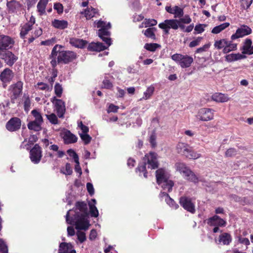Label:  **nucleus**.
Returning a JSON list of instances; mask_svg holds the SVG:
<instances>
[{
  "label": "nucleus",
  "instance_id": "1",
  "mask_svg": "<svg viewBox=\"0 0 253 253\" xmlns=\"http://www.w3.org/2000/svg\"><path fill=\"white\" fill-rule=\"evenodd\" d=\"M87 208L84 202H78L73 210H70L66 215L68 224L75 226L77 230H86L90 224L87 218Z\"/></svg>",
  "mask_w": 253,
  "mask_h": 253
},
{
  "label": "nucleus",
  "instance_id": "2",
  "mask_svg": "<svg viewBox=\"0 0 253 253\" xmlns=\"http://www.w3.org/2000/svg\"><path fill=\"white\" fill-rule=\"evenodd\" d=\"M157 182L164 190L170 192L174 185L173 182L169 180L170 174L164 169H159L156 171Z\"/></svg>",
  "mask_w": 253,
  "mask_h": 253
},
{
  "label": "nucleus",
  "instance_id": "3",
  "mask_svg": "<svg viewBox=\"0 0 253 253\" xmlns=\"http://www.w3.org/2000/svg\"><path fill=\"white\" fill-rule=\"evenodd\" d=\"M146 164H148V168L151 169H155L158 167L156 153L150 152L146 154L143 158V163L140 164L136 169V170L139 171L140 173H143V176L145 178L147 177L146 167Z\"/></svg>",
  "mask_w": 253,
  "mask_h": 253
},
{
  "label": "nucleus",
  "instance_id": "4",
  "mask_svg": "<svg viewBox=\"0 0 253 253\" xmlns=\"http://www.w3.org/2000/svg\"><path fill=\"white\" fill-rule=\"evenodd\" d=\"M175 168L177 171L182 174L187 180L194 183H198L199 181L198 177L183 163H176Z\"/></svg>",
  "mask_w": 253,
  "mask_h": 253
},
{
  "label": "nucleus",
  "instance_id": "5",
  "mask_svg": "<svg viewBox=\"0 0 253 253\" xmlns=\"http://www.w3.org/2000/svg\"><path fill=\"white\" fill-rule=\"evenodd\" d=\"M176 150L178 154L189 159H197L201 155L194 151L187 144L182 142L178 143L176 146Z\"/></svg>",
  "mask_w": 253,
  "mask_h": 253
},
{
  "label": "nucleus",
  "instance_id": "6",
  "mask_svg": "<svg viewBox=\"0 0 253 253\" xmlns=\"http://www.w3.org/2000/svg\"><path fill=\"white\" fill-rule=\"evenodd\" d=\"M158 26L163 30L164 33L166 35L169 34V30L171 28L176 30L180 28L183 32L185 29V27L183 24L178 22V19H166L163 22L160 23Z\"/></svg>",
  "mask_w": 253,
  "mask_h": 253
},
{
  "label": "nucleus",
  "instance_id": "7",
  "mask_svg": "<svg viewBox=\"0 0 253 253\" xmlns=\"http://www.w3.org/2000/svg\"><path fill=\"white\" fill-rule=\"evenodd\" d=\"M97 28H100L98 30V36L107 44V46H109L111 44V39L109 38L110 32L108 31L111 28V24L110 23L106 24L102 20H99L96 22Z\"/></svg>",
  "mask_w": 253,
  "mask_h": 253
},
{
  "label": "nucleus",
  "instance_id": "8",
  "mask_svg": "<svg viewBox=\"0 0 253 253\" xmlns=\"http://www.w3.org/2000/svg\"><path fill=\"white\" fill-rule=\"evenodd\" d=\"M171 58L183 68L190 67L193 62V58L187 55L176 53L172 55Z\"/></svg>",
  "mask_w": 253,
  "mask_h": 253
},
{
  "label": "nucleus",
  "instance_id": "9",
  "mask_svg": "<svg viewBox=\"0 0 253 253\" xmlns=\"http://www.w3.org/2000/svg\"><path fill=\"white\" fill-rule=\"evenodd\" d=\"M214 110L207 108L200 109L196 115V118L202 121H209L211 120L214 117Z\"/></svg>",
  "mask_w": 253,
  "mask_h": 253
},
{
  "label": "nucleus",
  "instance_id": "10",
  "mask_svg": "<svg viewBox=\"0 0 253 253\" xmlns=\"http://www.w3.org/2000/svg\"><path fill=\"white\" fill-rule=\"evenodd\" d=\"M51 101L54 105V110L56 112L59 118H63L65 113L66 108L65 102L61 99L53 97L51 98Z\"/></svg>",
  "mask_w": 253,
  "mask_h": 253
},
{
  "label": "nucleus",
  "instance_id": "11",
  "mask_svg": "<svg viewBox=\"0 0 253 253\" xmlns=\"http://www.w3.org/2000/svg\"><path fill=\"white\" fill-rule=\"evenodd\" d=\"M23 85V83L19 81L9 86V90L10 91V97L12 101L16 99L22 93Z\"/></svg>",
  "mask_w": 253,
  "mask_h": 253
},
{
  "label": "nucleus",
  "instance_id": "12",
  "mask_svg": "<svg viewBox=\"0 0 253 253\" xmlns=\"http://www.w3.org/2000/svg\"><path fill=\"white\" fill-rule=\"evenodd\" d=\"M76 57L75 53L70 51H62L59 52L57 56L58 63H67L73 61Z\"/></svg>",
  "mask_w": 253,
  "mask_h": 253
},
{
  "label": "nucleus",
  "instance_id": "13",
  "mask_svg": "<svg viewBox=\"0 0 253 253\" xmlns=\"http://www.w3.org/2000/svg\"><path fill=\"white\" fill-rule=\"evenodd\" d=\"M42 157L41 147L37 144L30 150V158L31 161L34 164L40 163Z\"/></svg>",
  "mask_w": 253,
  "mask_h": 253
},
{
  "label": "nucleus",
  "instance_id": "14",
  "mask_svg": "<svg viewBox=\"0 0 253 253\" xmlns=\"http://www.w3.org/2000/svg\"><path fill=\"white\" fill-rule=\"evenodd\" d=\"M252 30L250 27L246 25H242L241 27L238 28L234 34H233L231 37L232 40H235L240 38H242L244 36L251 34Z\"/></svg>",
  "mask_w": 253,
  "mask_h": 253
},
{
  "label": "nucleus",
  "instance_id": "15",
  "mask_svg": "<svg viewBox=\"0 0 253 253\" xmlns=\"http://www.w3.org/2000/svg\"><path fill=\"white\" fill-rule=\"evenodd\" d=\"M21 126V121L17 117L11 118L6 124L5 127L9 131L18 130Z\"/></svg>",
  "mask_w": 253,
  "mask_h": 253
},
{
  "label": "nucleus",
  "instance_id": "16",
  "mask_svg": "<svg viewBox=\"0 0 253 253\" xmlns=\"http://www.w3.org/2000/svg\"><path fill=\"white\" fill-rule=\"evenodd\" d=\"M179 203L188 211L192 213L195 212V206L190 198L185 196L181 197L179 199Z\"/></svg>",
  "mask_w": 253,
  "mask_h": 253
},
{
  "label": "nucleus",
  "instance_id": "17",
  "mask_svg": "<svg viewBox=\"0 0 253 253\" xmlns=\"http://www.w3.org/2000/svg\"><path fill=\"white\" fill-rule=\"evenodd\" d=\"M206 222L210 226L224 227L226 224V221L217 215L209 218L206 220Z\"/></svg>",
  "mask_w": 253,
  "mask_h": 253
},
{
  "label": "nucleus",
  "instance_id": "18",
  "mask_svg": "<svg viewBox=\"0 0 253 253\" xmlns=\"http://www.w3.org/2000/svg\"><path fill=\"white\" fill-rule=\"evenodd\" d=\"M165 9L168 13L174 15V18L176 19L184 15L183 8L177 5L167 6Z\"/></svg>",
  "mask_w": 253,
  "mask_h": 253
},
{
  "label": "nucleus",
  "instance_id": "19",
  "mask_svg": "<svg viewBox=\"0 0 253 253\" xmlns=\"http://www.w3.org/2000/svg\"><path fill=\"white\" fill-rule=\"evenodd\" d=\"M13 40L10 37L0 35V49L4 50L11 48L14 44Z\"/></svg>",
  "mask_w": 253,
  "mask_h": 253
},
{
  "label": "nucleus",
  "instance_id": "20",
  "mask_svg": "<svg viewBox=\"0 0 253 253\" xmlns=\"http://www.w3.org/2000/svg\"><path fill=\"white\" fill-rule=\"evenodd\" d=\"M242 53L243 54L252 55L253 54V45L251 39H246L243 43L241 48Z\"/></svg>",
  "mask_w": 253,
  "mask_h": 253
},
{
  "label": "nucleus",
  "instance_id": "21",
  "mask_svg": "<svg viewBox=\"0 0 253 253\" xmlns=\"http://www.w3.org/2000/svg\"><path fill=\"white\" fill-rule=\"evenodd\" d=\"M14 77V73L8 68L5 69L0 74V79L3 83H8L11 81Z\"/></svg>",
  "mask_w": 253,
  "mask_h": 253
},
{
  "label": "nucleus",
  "instance_id": "22",
  "mask_svg": "<svg viewBox=\"0 0 253 253\" xmlns=\"http://www.w3.org/2000/svg\"><path fill=\"white\" fill-rule=\"evenodd\" d=\"M211 99L217 103H224L230 100V98L227 94L216 92L212 95Z\"/></svg>",
  "mask_w": 253,
  "mask_h": 253
},
{
  "label": "nucleus",
  "instance_id": "23",
  "mask_svg": "<svg viewBox=\"0 0 253 253\" xmlns=\"http://www.w3.org/2000/svg\"><path fill=\"white\" fill-rule=\"evenodd\" d=\"M63 138L66 144L74 143L78 140V137L69 130H66L64 132Z\"/></svg>",
  "mask_w": 253,
  "mask_h": 253
},
{
  "label": "nucleus",
  "instance_id": "24",
  "mask_svg": "<svg viewBox=\"0 0 253 253\" xmlns=\"http://www.w3.org/2000/svg\"><path fill=\"white\" fill-rule=\"evenodd\" d=\"M58 253H76L70 243H62L60 244Z\"/></svg>",
  "mask_w": 253,
  "mask_h": 253
},
{
  "label": "nucleus",
  "instance_id": "25",
  "mask_svg": "<svg viewBox=\"0 0 253 253\" xmlns=\"http://www.w3.org/2000/svg\"><path fill=\"white\" fill-rule=\"evenodd\" d=\"M9 66H12L18 59V57L10 51L6 52L2 58Z\"/></svg>",
  "mask_w": 253,
  "mask_h": 253
},
{
  "label": "nucleus",
  "instance_id": "26",
  "mask_svg": "<svg viewBox=\"0 0 253 253\" xmlns=\"http://www.w3.org/2000/svg\"><path fill=\"white\" fill-rule=\"evenodd\" d=\"M35 22V20L34 19L33 21H32V19L30 20L29 22L25 24L21 28L20 31V37L22 39L25 38V36L28 33V32L32 29V27Z\"/></svg>",
  "mask_w": 253,
  "mask_h": 253
},
{
  "label": "nucleus",
  "instance_id": "27",
  "mask_svg": "<svg viewBox=\"0 0 253 253\" xmlns=\"http://www.w3.org/2000/svg\"><path fill=\"white\" fill-rule=\"evenodd\" d=\"M232 237L228 233H221L218 237V244H222L224 245H228L232 241Z\"/></svg>",
  "mask_w": 253,
  "mask_h": 253
},
{
  "label": "nucleus",
  "instance_id": "28",
  "mask_svg": "<svg viewBox=\"0 0 253 253\" xmlns=\"http://www.w3.org/2000/svg\"><path fill=\"white\" fill-rule=\"evenodd\" d=\"M6 5L9 13L16 12L20 7L19 3L15 0L7 1Z\"/></svg>",
  "mask_w": 253,
  "mask_h": 253
},
{
  "label": "nucleus",
  "instance_id": "29",
  "mask_svg": "<svg viewBox=\"0 0 253 253\" xmlns=\"http://www.w3.org/2000/svg\"><path fill=\"white\" fill-rule=\"evenodd\" d=\"M245 58V56L241 53H231L228 54L225 56V60L227 62H231L241 60Z\"/></svg>",
  "mask_w": 253,
  "mask_h": 253
},
{
  "label": "nucleus",
  "instance_id": "30",
  "mask_svg": "<svg viewBox=\"0 0 253 253\" xmlns=\"http://www.w3.org/2000/svg\"><path fill=\"white\" fill-rule=\"evenodd\" d=\"M70 43L76 47L83 48L87 43L85 41L77 38H71L70 40Z\"/></svg>",
  "mask_w": 253,
  "mask_h": 253
},
{
  "label": "nucleus",
  "instance_id": "31",
  "mask_svg": "<svg viewBox=\"0 0 253 253\" xmlns=\"http://www.w3.org/2000/svg\"><path fill=\"white\" fill-rule=\"evenodd\" d=\"M82 13L83 14V12H82ZM84 13L86 19H90L98 14V11L96 9L91 7L85 9Z\"/></svg>",
  "mask_w": 253,
  "mask_h": 253
},
{
  "label": "nucleus",
  "instance_id": "32",
  "mask_svg": "<svg viewBox=\"0 0 253 253\" xmlns=\"http://www.w3.org/2000/svg\"><path fill=\"white\" fill-rule=\"evenodd\" d=\"M68 22L64 20H59L55 19L52 22L53 26L55 28L59 29H64L66 28L68 26Z\"/></svg>",
  "mask_w": 253,
  "mask_h": 253
},
{
  "label": "nucleus",
  "instance_id": "33",
  "mask_svg": "<svg viewBox=\"0 0 253 253\" xmlns=\"http://www.w3.org/2000/svg\"><path fill=\"white\" fill-rule=\"evenodd\" d=\"M22 102L25 112L28 113L30 109L31 101L28 95L24 94L23 96Z\"/></svg>",
  "mask_w": 253,
  "mask_h": 253
},
{
  "label": "nucleus",
  "instance_id": "34",
  "mask_svg": "<svg viewBox=\"0 0 253 253\" xmlns=\"http://www.w3.org/2000/svg\"><path fill=\"white\" fill-rule=\"evenodd\" d=\"M156 31V29L155 28H148L146 30L142 31V33L147 38L155 40L156 35L155 32Z\"/></svg>",
  "mask_w": 253,
  "mask_h": 253
},
{
  "label": "nucleus",
  "instance_id": "35",
  "mask_svg": "<svg viewBox=\"0 0 253 253\" xmlns=\"http://www.w3.org/2000/svg\"><path fill=\"white\" fill-rule=\"evenodd\" d=\"M48 0H40L37 4V9L40 15H42L45 13V9L48 3Z\"/></svg>",
  "mask_w": 253,
  "mask_h": 253
},
{
  "label": "nucleus",
  "instance_id": "36",
  "mask_svg": "<svg viewBox=\"0 0 253 253\" xmlns=\"http://www.w3.org/2000/svg\"><path fill=\"white\" fill-rule=\"evenodd\" d=\"M42 123L33 121L28 123V127L29 129L38 131L42 129Z\"/></svg>",
  "mask_w": 253,
  "mask_h": 253
},
{
  "label": "nucleus",
  "instance_id": "37",
  "mask_svg": "<svg viewBox=\"0 0 253 253\" xmlns=\"http://www.w3.org/2000/svg\"><path fill=\"white\" fill-rule=\"evenodd\" d=\"M230 25V23L228 22L224 23L218 26H215L211 30V33L214 34H217L220 33L221 31L228 27Z\"/></svg>",
  "mask_w": 253,
  "mask_h": 253
},
{
  "label": "nucleus",
  "instance_id": "38",
  "mask_svg": "<svg viewBox=\"0 0 253 253\" xmlns=\"http://www.w3.org/2000/svg\"><path fill=\"white\" fill-rule=\"evenodd\" d=\"M227 42L226 39L217 40L214 42V46L217 49H224L227 46Z\"/></svg>",
  "mask_w": 253,
  "mask_h": 253
},
{
  "label": "nucleus",
  "instance_id": "39",
  "mask_svg": "<svg viewBox=\"0 0 253 253\" xmlns=\"http://www.w3.org/2000/svg\"><path fill=\"white\" fill-rule=\"evenodd\" d=\"M237 48V44L233 43L231 41H228L226 47L223 49L224 53H227L230 51L236 50Z\"/></svg>",
  "mask_w": 253,
  "mask_h": 253
},
{
  "label": "nucleus",
  "instance_id": "40",
  "mask_svg": "<svg viewBox=\"0 0 253 253\" xmlns=\"http://www.w3.org/2000/svg\"><path fill=\"white\" fill-rule=\"evenodd\" d=\"M35 88L37 90L50 91L51 87L43 82H39L35 85Z\"/></svg>",
  "mask_w": 253,
  "mask_h": 253
},
{
  "label": "nucleus",
  "instance_id": "41",
  "mask_svg": "<svg viewBox=\"0 0 253 253\" xmlns=\"http://www.w3.org/2000/svg\"><path fill=\"white\" fill-rule=\"evenodd\" d=\"M31 114L35 119L34 121L40 122L42 124L43 123V121L42 117V116L41 113L39 110L37 109H34L32 110L31 112Z\"/></svg>",
  "mask_w": 253,
  "mask_h": 253
},
{
  "label": "nucleus",
  "instance_id": "42",
  "mask_svg": "<svg viewBox=\"0 0 253 253\" xmlns=\"http://www.w3.org/2000/svg\"><path fill=\"white\" fill-rule=\"evenodd\" d=\"M155 88L154 87L151 85L149 86L146 91L144 92V96L140 99V100L144 99L147 100L150 98V97L154 93Z\"/></svg>",
  "mask_w": 253,
  "mask_h": 253
},
{
  "label": "nucleus",
  "instance_id": "43",
  "mask_svg": "<svg viewBox=\"0 0 253 253\" xmlns=\"http://www.w3.org/2000/svg\"><path fill=\"white\" fill-rule=\"evenodd\" d=\"M45 116L51 124L57 125L59 123L58 118L55 114L51 113L49 115L46 114Z\"/></svg>",
  "mask_w": 253,
  "mask_h": 253
},
{
  "label": "nucleus",
  "instance_id": "44",
  "mask_svg": "<svg viewBox=\"0 0 253 253\" xmlns=\"http://www.w3.org/2000/svg\"><path fill=\"white\" fill-rule=\"evenodd\" d=\"M159 46L160 45L156 43H147L144 45V47L148 51L154 52Z\"/></svg>",
  "mask_w": 253,
  "mask_h": 253
},
{
  "label": "nucleus",
  "instance_id": "45",
  "mask_svg": "<svg viewBox=\"0 0 253 253\" xmlns=\"http://www.w3.org/2000/svg\"><path fill=\"white\" fill-rule=\"evenodd\" d=\"M90 215L92 217H96L98 216V211L97 208L94 204H92L91 202L88 204Z\"/></svg>",
  "mask_w": 253,
  "mask_h": 253
},
{
  "label": "nucleus",
  "instance_id": "46",
  "mask_svg": "<svg viewBox=\"0 0 253 253\" xmlns=\"http://www.w3.org/2000/svg\"><path fill=\"white\" fill-rule=\"evenodd\" d=\"M167 195V198L166 199V201L168 204L173 209H177L179 207V206L177 204H176L173 200L170 198L168 194H166Z\"/></svg>",
  "mask_w": 253,
  "mask_h": 253
},
{
  "label": "nucleus",
  "instance_id": "47",
  "mask_svg": "<svg viewBox=\"0 0 253 253\" xmlns=\"http://www.w3.org/2000/svg\"><path fill=\"white\" fill-rule=\"evenodd\" d=\"M54 92L57 97H60L63 92L62 85L59 83H56L54 86Z\"/></svg>",
  "mask_w": 253,
  "mask_h": 253
},
{
  "label": "nucleus",
  "instance_id": "48",
  "mask_svg": "<svg viewBox=\"0 0 253 253\" xmlns=\"http://www.w3.org/2000/svg\"><path fill=\"white\" fill-rule=\"evenodd\" d=\"M79 135L82 140L84 141V144L86 145L90 142L91 137L87 134V133H79Z\"/></svg>",
  "mask_w": 253,
  "mask_h": 253
},
{
  "label": "nucleus",
  "instance_id": "49",
  "mask_svg": "<svg viewBox=\"0 0 253 253\" xmlns=\"http://www.w3.org/2000/svg\"><path fill=\"white\" fill-rule=\"evenodd\" d=\"M78 127L82 130V132H79V134L88 133L89 131V128L87 126L84 125L82 121L78 122Z\"/></svg>",
  "mask_w": 253,
  "mask_h": 253
},
{
  "label": "nucleus",
  "instance_id": "50",
  "mask_svg": "<svg viewBox=\"0 0 253 253\" xmlns=\"http://www.w3.org/2000/svg\"><path fill=\"white\" fill-rule=\"evenodd\" d=\"M157 23V21L154 19L145 18L144 19V24H146L147 27L155 26Z\"/></svg>",
  "mask_w": 253,
  "mask_h": 253
},
{
  "label": "nucleus",
  "instance_id": "51",
  "mask_svg": "<svg viewBox=\"0 0 253 253\" xmlns=\"http://www.w3.org/2000/svg\"><path fill=\"white\" fill-rule=\"evenodd\" d=\"M191 21V19L188 15H183V17L179 18L178 20V22L187 24L190 23Z\"/></svg>",
  "mask_w": 253,
  "mask_h": 253
},
{
  "label": "nucleus",
  "instance_id": "52",
  "mask_svg": "<svg viewBox=\"0 0 253 253\" xmlns=\"http://www.w3.org/2000/svg\"><path fill=\"white\" fill-rule=\"evenodd\" d=\"M103 87L107 89H110L113 87V84L107 77H105L103 81Z\"/></svg>",
  "mask_w": 253,
  "mask_h": 253
},
{
  "label": "nucleus",
  "instance_id": "53",
  "mask_svg": "<svg viewBox=\"0 0 253 253\" xmlns=\"http://www.w3.org/2000/svg\"><path fill=\"white\" fill-rule=\"evenodd\" d=\"M156 134L155 131H153L150 136L149 142L152 147L154 148L157 145L156 143Z\"/></svg>",
  "mask_w": 253,
  "mask_h": 253
},
{
  "label": "nucleus",
  "instance_id": "54",
  "mask_svg": "<svg viewBox=\"0 0 253 253\" xmlns=\"http://www.w3.org/2000/svg\"><path fill=\"white\" fill-rule=\"evenodd\" d=\"M67 153L71 157H72L76 163H78L79 157L77 153L72 149H69L67 151Z\"/></svg>",
  "mask_w": 253,
  "mask_h": 253
},
{
  "label": "nucleus",
  "instance_id": "55",
  "mask_svg": "<svg viewBox=\"0 0 253 253\" xmlns=\"http://www.w3.org/2000/svg\"><path fill=\"white\" fill-rule=\"evenodd\" d=\"M61 172L65 175H71L72 173V169L70 164L67 163L65 165V169H61Z\"/></svg>",
  "mask_w": 253,
  "mask_h": 253
},
{
  "label": "nucleus",
  "instance_id": "56",
  "mask_svg": "<svg viewBox=\"0 0 253 253\" xmlns=\"http://www.w3.org/2000/svg\"><path fill=\"white\" fill-rule=\"evenodd\" d=\"M0 253H8L7 246L2 239H0Z\"/></svg>",
  "mask_w": 253,
  "mask_h": 253
},
{
  "label": "nucleus",
  "instance_id": "57",
  "mask_svg": "<svg viewBox=\"0 0 253 253\" xmlns=\"http://www.w3.org/2000/svg\"><path fill=\"white\" fill-rule=\"evenodd\" d=\"M237 154V151L234 148H229L225 152V156L230 157L235 156Z\"/></svg>",
  "mask_w": 253,
  "mask_h": 253
},
{
  "label": "nucleus",
  "instance_id": "58",
  "mask_svg": "<svg viewBox=\"0 0 253 253\" xmlns=\"http://www.w3.org/2000/svg\"><path fill=\"white\" fill-rule=\"evenodd\" d=\"M203 38L202 37H198L195 40L192 41L189 43V46L190 47H193L199 45Z\"/></svg>",
  "mask_w": 253,
  "mask_h": 253
},
{
  "label": "nucleus",
  "instance_id": "59",
  "mask_svg": "<svg viewBox=\"0 0 253 253\" xmlns=\"http://www.w3.org/2000/svg\"><path fill=\"white\" fill-rule=\"evenodd\" d=\"M61 48V46L59 45L58 44L55 45L54 47L53 48L51 53L50 55V58H54L56 57L57 56H58V52H59V51L57 50V48Z\"/></svg>",
  "mask_w": 253,
  "mask_h": 253
},
{
  "label": "nucleus",
  "instance_id": "60",
  "mask_svg": "<svg viewBox=\"0 0 253 253\" xmlns=\"http://www.w3.org/2000/svg\"><path fill=\"white\" fill-rule=\"evenodd\" d=\"M210 46H211V44L210 43L205 44L202 47L197 48L196 51V53H202L203 52L206 51L210 48Z\"/></svg>",
  "mask_w": 253,
  "mask_h": 253
},
{
  "label": "nucleus",
  "instance_id": "61",
  "mask_svg": "<svg viewBox=\"0 0 253 253\" xmlns=\"http://www.w3.org/2000/svg\"><path fill=\"white\" fill-rule=\"evenodd\" d=\"M78 239L81 243L84 242L86 240L85 234L81 231H78L77 233Z\"/></svg>",
  "mask_w": 253,
  "mask_h": 253
},
{
  "label": "nucleus",
  "instance_id": "62",
  "mask_svg": "<svg viewBox=\"0 0 253 253\" xmlns=\"http://www.w3.org/2000/svg\"><path fill=\"white\" fill-rule=\"evenodd\" d=\"M238 242L246 246H248L250 244V241L248 238L242 236L238 237Z\"/></svg>",
  "mask_w": 253,
  "mask_h": 253
},
{
  "label": "nucleus",
  "instance_id": "63",
  "mask_svg": "<svg viewBox=\"0 0 253 253\" xmlns=\"http://www.w3.org/2000/svg\"><path fill=\"white\" fill-rule=\"evenodd\" d=\"M54 8L56 10L57 12L60 14L63 11V6L60 3H55L54 4Z\"/></svg>",
  "mask_w": 253,
  "mask_h": 253
},
{
  "label": "nucleus",
  "instance_id": "64",
  "mask_svg": "<svg viewBox=\"0 0 253 253\" xmlns=\"http://www.w3.org/2000/svg\"><path fill=\"white\" fill-rule=\"evenodd\" d=\"M242 5L244 9H248L253 3V0H242Z\"/></svg>",
  "mask_w": 253,
  "mask_h": 253
}]
</instances>
